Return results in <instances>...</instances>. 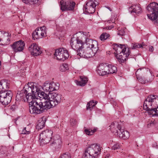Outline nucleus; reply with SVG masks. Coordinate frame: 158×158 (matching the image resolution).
<instances>
[{"label": "nucleus", "mask_w": 158, "mask_h": 158, "mask_svg": "<svg viewBox=\"0 0 158 158\" xmlns=\"http://www.w3.org/2000/svg\"><path fill=\"white\" fill-rule=\"evenodd\" d=\"M143 108L149 115L158 116V96L152 95L148 96L144 101Z\"/></svg>", "instance_id": "nucleus-1"}, {"label": "nucleus", "mask_w": 158, "mask_h": 158, "mask_svg": "<svg viewBox=\"0 0 158 158\" xmlns=\"http://www.w3.org/2000/svg\"><path fill=\"white\" fill-rule=\"evenodd\" d=\"M9 84L6 80L0 81V102L4 105H8L13 95L11 91L8 90Z\"/></svg>", "instance_id": "nucleus-2"}, {"label": "nucleus", "mask_w": 158, "mask_h": 158, "mask_svg": "<svg viewBox=\"0 0 158 158\" xmlns=\"http://www.w3.org/2000/svg\"><path fill=\"white\" fill-rule=\"evenodd\" d=\"M113 49L115 51V56L119 63H123L127 60L131 52L129 48L125 45L114 44Z\"/></svg>", "instance_id": "nucleus-3"}, {"label": "nucleus", "mask_w": 158, "mask_h": 158, "mask_svg": "<svg viewBox=\"0 0 158 158\" xmlns=\"http://www.w3.org/2000/svg\"><path fill=\"white\" fill-rule=\"evenodd\" d=\"M30 104L29 110L30 113L32 114H41L45 110L50 109L48 100L43 102L40 100H36L35 102H32Z\"/></svg>", "instance_id": "nucleus-4"}, {"label": "nucleus", "mask_w": 158, "mask_h": 158, "mask_svg": "<svg viewBox=\"0 0 158 158\" xmlns=\"http://www.w3.org/2000/svg\"><path fill=\"white\" fill-rule=\"evenodd\" d=\"M86 44L88 46L85 51V57L89 58L94 56L98 51V42L94 40L87 39L86 40Z\"/></svg>", "instance_id": "nucleus-5"}, {"label": "nucleus", "mask_w": 158, "mask_h": 158, "mask_svg": "<svg viewBox=\"0 0 158 158\" xmlns=\"http://www.w3.org/2000/svg\"><path fill=\"white\" fill-rule=\"evenodd\" d=\"M147 16L149 19L158 24V4L155 2L150 3L147 7Z\"/></svg>", "instance_id": "nucleus-6"}, {"label": "nucleus", "mask_w": 158, "mask_h": 158, "mask_svg": "<svg viewBox=\"0 0 158 158\" xmlns=\"http://www.w3.org/2000/svg\"><path fill=\"white\" fill-rule=\"evenodd\" d=\"M63 98L61 94L53 93L49 94V100L48 101L50 108L56 106L62 101Z\"/></svg>", "instance_id": "nucleus-7"}, {"label": "nucleus", "mask_w": 158, "mask_h": 158, "mask_svg": "<svg viewBox=\"0 0 158 158\" xmlns=\"http://www.w3.org/2000/svg\"><path fill=\"white\" fill-rule=\"evenodd\" d=\"M62 141L60 135H56L53 136L50 142V146L54 151H58L62 147Z\"/></svg>", "instance_id": "nucleus-8"}, {"label": "nucleus", "mask_w": 158, "mask_h": 158, "mask_svg": "<svg viewBox=\"0 0 158 158\" xmlns=\"http://www.w3.org/2000/svg\"><path fill=\"white\" fill-rule=\"evenodd\" d=\"M54 55L57 60L62 61H64L67 59L69 56L68 51L64 48L56 50Z\"/></svg>", "instance_id": "nucleus-9"}, {"label": "nucleus", "mask_w": 158, "mask_h": 158, "mask_svg": "<svg viewBox=\"0 0 158 158\" xmlns=\"http://www.w3.org/2000/svg\"><path fill=\"white\" fill-rule=\"evenodd\" d=\"M53 132L51 130H46L43 131L40 135L39 140L41 143L47 144L51 141L52 138Z\"/></svg>", "instance_id": "nucleus-10"}, {"label": "nucleus", "mask_w": 158, "mask_h": 158, "mask_svg": "<svg viewBox=\"0 0 158 158\" xmlns=\"http://www.w3.org/2000/svg\"><path fill=\"white\" fill-rule=\"evenodd\" d=\"M60 8L62 11L65 10L73 11L75 3L71 0H62L60 2Z\"/></svg>", "instance_id": "nucleus-11"}, {"label": "nucleus", "mask_w": 158, "mask_h": 158, "mask_svg": "<svg viewBox=\"0 0 158 158\" xmlns=\"http://www.w3.org/2000/svg\"><path fill=\"white\" fill-rule=\"evenodd\" d=\"M101 148L97 144H93L89 145L86 149L94 157H95L101 154Z\"/></svg>", "instance_id": "nucleus-12"}, {"label": "nucleus", "mask_w": 158, "mask_h": 158, "mask_svg": "<svg viewBox=\"0 0 158 158\" xmlns=\"http://www.w3.org/2000/svg\"><path fill=\"white\" fill-rule=\"evenodd\" d=\"M38 85H36V84L33 82H31L25 85L23 89V92L27 94L33 93L35 95L37 90Z\"/></svg>", "instance_id": "nucleus-13"}, {"label": "nucleus", "mask_w": 158, "mask_h": 158, "mask_svg": "<svg viewBox=\"0 0 158 158\" xmlns=\"http://www.w3.org/2000/svg\"><path fill=\"white\" fill-rule=\"evenodd\" d=\"M59 86V84L58 83H45L43 85L42 88L45 91L50 93L51 92L58 90Z\"/></svg>", "instance_id": "nucleus-14"}, {"label": "nucleus", "mask_w": 158, "mask_h": 158, "mask_svg": "<svg viewBox=\"0 0 158 158\" xmlns=\"http://www.w3.org/2000/svg\"><path fill=\"white\" fill-rule=\"evenodd\" d=\"M96 0H90L86 3L84 6L85 11L89 14H93L95 11V7L97 4L95 3Z\"/></svg>", "instance_id": "nucleus-15"}, {"label": "nucleus", "mask_w": 158, "mask_h": 158, "mask_svg": "<svg viewBox=\"0 0 158 158\" xmlns=\"http://www.w3.org/2000/svg\"><path fill=\"white\" fill-rule=\"evenodd\" d=\"M74 37L71 38V45L72 48L74 50L77 51L79 48H83L84 43L83 41L78 38L74 40Z\"/></svg>", "instance_id": "nucleus-16"}, {"label": "nucleus", "mask_w": 158, "mask_h": 158, "mask_svg": "<svg viewBox=\"0 0 158 158\" xmlns=\"http://www.w3.org/2000/svg\"><path fill=\"white\" fill-rule=\"evenodd\" d=\"M13 51L15 52H19L22 51L24 49L25 44L24 42L20 40L14 42L12 45H11Z\"/></svg>", "instance_id": "nucleus-17"}, {"label": "nucleus", "mask_w": 158, "mask_h": 158, "mask_svg": "<svg viewBox=\"0 0 158 158\" xmlns=\"http://www.w3.org/2000/svg\"><path fill=\"white\" fill-rule=\"evenodd\" d=\"M110 127V130L112 132L114 133L115 135H118L119 131L120 133L121 127L118 122H115L112 123Z\"/></svg>", "instance_id": "nucleus-18"}, {"label": "nucleus", "mask_w": 158, "mask_h": 158, "mask_svg": "<svg viewBox=\"0 0 158 158\" xmlns=\"http://www.w3.org/2000/svg\"><path fill=\"white\" fill-rule=\"evenodd\" d=\"M41 88V87L40 86L38 85L37 89V91H36V93H35V95L39 97L40 100L42 98L45 99V101L49 100V94L48 95L44 92L40 90Z\"/></svg>", "instance_id": "nucleus-19"}, {"label": "nucleus", "mask_w": 158, "mask_h": 158, "mask_svg": "<svg viewBox=\"0 0 158 158\" xmlns=\"http://www.w3.org/2000/svg\"><path fill=\"white\" fill-rule=\"evenodd\" d=\"M128 10L131 13L134 12L136 14H139L142 12L141 9L139 4L134 5L131 6L128 8Z\"/></svg>", "instance_id": "nucleus-20"}, {"label": "nucleus", "mask_w": 158, "mask_h": 158, "mask_svg": "<svg viewBox=\"0 0 158 158\" xmlns=\"http://www.w3.org/2000/svg\"><path fill=\"white\" fill-rule=\"evenodd\" d=\"M46 121V118L44 117L40 118L37 123L36 128L38 130L42 129L45 126Z\"/></svg>", "instance_id": "nucleus-21"}, {"label": "nucleus", "mask_w": 158, "mask_h": 158, "mask_svg": "<svg viewBox=\"0 0 158 158\" xmlns=\"http://www.w3.org/2000/svg\"><path fill=\"white\" fill-rule=\"evenodd\" d=\"M147 125L148 127L151 126H155L157 127L158 130V116H156L154 119L149 120V121L148 122Z\"/></svg>", "instance_id": "nucleus-22"}, {"label": "nucleus", "mask_w": 158, "mask_h": 158, "mask_svg": "<svg viewBox=\"0 0 158 158\" xmlns=\"http://www.w3.org/2000/svg\"><path fill=\"white\" fill-rule=\"evenodd\" d=\"M121 132H119L118 135H117L121 138L123 139H128L129 136L130 135L129 132L127 131H124L123 129H121Z\"/></svg>", "instance_id": "nucleus-23"}, {"label": "nucleus", "mask_w": 158, "mask_h": 158, "mask_svg": "<svg viewBox=\"0 0 158 158\" xmlns=\"http://www.w3.org/2000/svg\"><path fill=\"white\" fill-rule=\"evenodd\" d=\"M87 81L88 79L87 78L81 77L80 81H78L77 80H75V82L77 85L83 86L87 83Z\"/></svg>", "instance_id": "nucleus-24"}, {"label": "nucleus", "mask_w": 158, "mask_h": 158, "mask_svg": "<svg viewBox=\"0 0 158 158\" xmlns=\"http://www.w3.org/2000/svg\"><path fill=\"white\" fill-rule=\"evenodd\" d=\"M27 94L25 93L24 92H23V89L21 91H19L16 95V98L20 100L26 102V98Z\"/></svg>", "instance_id": "nucleus-25"}, {"label": "nucleus", "mask_w": 158, "mask_h": 158, "mask_svg": "<svg viewBox=\"0 0 158 158\" xmlns=\"http://www.w3.org/2000/svg\"><path fill=\"white\" fill-rule=\"evenodd\" d=\"M37 96H36L33 93L27 94L26 96V102L29 103V106H31L30 103L32 102H35L36 100H35V98H36Z\"/></svg>", "instance_id": "nucleus-26"}, {"label": "nucleus", "mask_w": 158, "mask_h": 158, "mask_svg": "<svg viewBox=\"0 0 158 158\" xmlns=\"http://www.w3.org/2000/svg\"><path fill=\"white\" fill-rule=\"evenodd\" d=\"M46 27L45 26H43L40 27V28H37L36 29V31H37L39 36L40 38L42 37L46 36V31L45 30Z\"/></svg>", "instance_id": "nucleus-27"}, {"label": "nucleus", "mask_w": 158, "mask_h": 158, "mask_svg": "<svg viewBox=\"0 0 158 158\" xmlns=\"http://www.w3.org/2000/svg\"><path fill=\"white\" fill-rule=\"evenodd\" d=\"M108 67L107 71L108 74L115 73L117 72V68L115 66L108 64Z\"/></svg>", "instance_id": "nucleus-28"}, {"label": "nucleus", "mask_w": 158, "mask_h": 158, "mask_svg": "<svg viewBox=\"0 0 158 158\" xmlns=\"http://www.w3.org/2000/svg\"><path fill=\"white\" fill-rule=\"evenodd\" d=\"M8 156L5 147H0V157H4Z\"/></svg>", "instance_id": "nucleus-29"}, {"label": "nucleus", "mask_w": 158, "mask_h": 158, "mask_svg": "<svg viewBox=\"0 0 158 158\" xmlns=\"http://www.w3.org/2000/svg\"><path fill=\"white\" fill-rule=\"evenodd\" d=\"M146 45L143 43L142 44L138 43L132 44H131V48L132 49H135L139 48H144Z\"/></svg>", "instance_id": "nucleus-30"}, {"label": "nucleus", "mask_w": 158, "mask_h": 158, "mask_svg": "<svg viewBox=\"0 0 158 158\" xmlns=\"http://www.w3.org/2000/svg\"><path fill=\"white\" fill-rule=\"evenodd\" d=\"M97 102H96L95 103H94L93 101H91L88 102L86 106V109L87 110H91L93 109V107H94L96 105Z\"/></svg>", "instance_id": "nucleus-31"}, {"label": "nucleus", "mask_w": 158, "mask_h": 158, "mask_svg": "<svg viewBox=\"0 0 158 158\" xmlns=\"http://www.w3.org/2000/svg\"><path fill=\"white\" fill-rule=\"evenodd\" d=\"M108 64L107 63L101 64L98 66L97 69L100 70H105L107 71V69L108 68Z\"/></svg>", "instance_id": "nucleus-32"}, {"label": "nucleus", "mask_w": 158, "mask_h": 158, "mask_svg": "<svg viewBox=\"0 0 158 158\" xmlns=\"http://www.w3.org/2000/svg\"><path fill=\"white\" fill-rule=\"evenodd\" d=\"M83 48H79L76 51L77 55H79L81 57L84 58L85 57V50L83 49Z\"/></svg>", "instance_id": "nucleus-33"}, {"label": "nucleus", "mask_w": 158, "mask_h": 158, "mask_svg": "<svg viewBox=\"0 0 158 158\" xmlns=\"http://www.w3.org/2000/svg\"><path fill=\"white\" fill-rule=\"evenodd\" d=\"M110 35L106 33H103L100 35V38L102 41H104L108 39H109Z\"/></svg>", "instance_id": "nucleus-34"}, {"label": "nucleus", "mask_w": 158, "mask_h": 158, "mask_svg": "<svg viewBox=\"0 0 158 158\" xmlns=\"http://www.w3.org/2000/svg\"><path fill=\"white\" fill-rule=\"evenodd\" d=\"M42 53L41 51L40 50V48L39 47L37 48V49H35L33 51L31 54L33 56H37L40 55Z\"/></svg>", "instance_id": "nucleus-35"}, {"label": "nucleus", "mask_w": 158, "mask_h": 158, "mask_svg": "<svg viewBox=\"0 0 158 158\" xmlns=\"http://www.w3.org/2000/svg\"><path fill=\"white\" fill-rule=\"evenodd\" d=\"M39 46L35 43H33L28 48L30 52L31 53L33 51H34L35 49H37Z\"/></svg>", "instance_id": "nucleus-36"}, {"label": "nucleus", "mask_w": 158, "mask_h": 158, "mask_svg": "<svg viewBox=\"0 0 158 158\" xmlns=\"http://www.w3.org/2000/svg\"><path fill=\"white\" fill-rule=\"evenodd\" d=\"M126 29V27H124L121 29H120L119 27L118 28V31L117 35L121 36L125 35Z\"/></svg>", "instance_id": "nucleus-37"}, {"label": "nucleus", "mask_w": 158, "mask_h": 158, "mask_svg": "<svg viewBox=\"0 0 158 158\" xmlns=\"http://www.w3.org/2000/svg\"><path fill=\"white\" fill-rule=\"evenodd\" d=\"M23 2L26 4H34L37 3L39 0H22Z\"/></svg>", "instance_id": "nucleus-38"}, {"label": "nucleus", "mask_w": 158, "mask_h": 158, "mask_svg": "<svg viewBox=\"0 0 158 158\" xmlns=\"http://www.w3.org/2000/svg\"><path fill=\"white\" fill-rule=\"evenodd\" d=\"M69 69L68 65L66 64H63L60 67V70L62 72L65 71Z\"/></svg>", "instance_id": "nucleus-39"}, {"label": "nucleus", "mask_w": 158, "mask_h": 158, "mask_svg": "<svg viewBox=\"0 0 158 158\" xmlns=\"http://www.w3.org/2000/svg\"><path fill=\"white\" fill-rule=\"evenodd\" d=\"M93 157L85 150L82 156V158H92Z\"/></svg>", "instance_id": "nucleus-40"}, {"label": "nucleus", "mask_w": 158, "mask_h": 158, "mask_svg": "<svg viewBox=\"0 0 158 158\" xmlns=\"http://www.w3.org/2000/svg\"><path fill=\"white\" fill-rule=\"evenodd\" d=\"M32 36L33 39L34 40L38 39L40 38V36H39L38 32L36 30L33 32Z\"/></svg>", "instance_id": "nucleus-41"}, {"label": "nucleus", "mask_w": 158, "mask_h": 158, "mask_svg": "<svg viewBox=\"0 0 158 158\" xmlns=\"http://www.w3.org/2000/svg\"><path fill=\"white\" fill-rule=\"evenodd\" d=\"M137 78L139 82L142 84H144L147 82H149V81H148V80L145 79L144 77H137Z\"/></svg>", "instance_id": "nucleus-42"}, {"label": "nucleus", "mask_w": 158, "mask_h": 158, "mask_svg": "<svg viewBox=\"0 0 158 158\" xmlns=\"http://www.w3.org/2000/svg\"><path fill=\"white\" fill-rule=\"evenodd\" d=\"M97 72L100 76H104L108 74L107 71L104 70H100L97 69Z\"/></svg>", "instance_id": "nucleus-43"}, {"label": "nucleus", "mask_w": 158, "mask_h": 158, "mask_svg": "<svg viewBox=\"0 0 158 158\" xmlns=\"http://www.w3.org/2000/svg\"><path fill=\"white\" fill-rule=\"evenodd\" d=\"M84 131L86 135H89L93 134L96 131V130L95 129L91 130L90 129H85Z\"/></svg>", "instance_id": "nucleus-44"}, {"label": "nucleus", "mask_w": 158, "mask_h": 158, "mask_svg": "<svg viewBox=\"0 0 158 158\" xmlns=\"http://www.w3.org/2000/svg\"><path fill=\"white\" fill-rule=\"evenodd\" d=\"M59 158H71L70 153L66 152L61 155Z\"/></svg>", "instance_id": "nucleus-45"}, {"label": "nucleus", "mask_w": 158, "mask_h": 158, "mask_svg": "<svg viewBox=\"0 0 158 158\" xmlns=\"http://www.w3.org/2000/svg\"><path fill=\"white\" fill-rule=\"evenodd\" d=\"M120 148V146L119 143H115L112 147V149L114 150H116Z\"/></svg>", "instance_id": "nucleus-46"}, {"label": "nucleus", "mask_w": 158, "mask_h": 158, "mask_svg": "<svg viewBox=\"0 0 158 158\" xmlns=\"http://www.w3.org/2000/svg\"><path fill=\"white\" fill-rule=\"evenodd\" d=\"M77 122L76 120L71 119L70 120V125L71 126H73L77 124Z\"/></svg>", "instance_id": "nucleus-47"}, {"label": "nucleus", "mask_w": 158, "mask_h": 158, "mask_svg": "<svg viewBox=\"0 0 158 158\" xmlns=\"http://www.w3.org/2000/svg\"><path fill=\"white\" fill-rule=\"evenodd\" d=\"M110 154L107 152H105L102 158H110Z\"/></svg>", "instance_id": "nucleus-48"}, {"label": "nucleus", "mask_w": 158, "mask_h": 158, "mask_svg": "<svg viewBox=\"0 0 158 158\" xmlns=\"http://www.w3.org/2000/svg\"><path fill=\"white\" fill-rule=\"evenodd\" d=\"M26 128L24 127L22 131V133L25 134H28L30 133V131H27L26 130Z\"/></svg>", "instance_id": "nucleus-49"}, {"label": "nucleus", "mask_w": 158, "mask_h": 158, "mask_svg": "<svg viewBox=\"0 0 158 158\" xmlns=\"http://www.w3.org/2000/svg\"><path fill=\"white\" fill-rule=\"evenodd\" d=\"M114 26L113 25H112L111 26H107L106 27V29L107 30H110L111 29L114 28Z\"/></svg>", "instance_id": "nucleus-50"}, {"label": "nucleus", "mask_w": 158, "mask_h": 158, "mask_svg": "<svg viewBox=\"0 0 158 158\" xmlns=\"http://www.w3.org/2000/svg\"><path fill=\"white\" fill-rule=\"evenodd\" d=\"M17 106L15 105H13L11 106L10 109L13 111L15 110Z\"/></svg>", "instance_id": "nucleus-51"}, {"label": "nucleus", "mask_w": 158, "mask_h": 158, "mask_svg": "<svg viewBox=\"0 0 158 158\" xmlns=\"http://www.w3.org/2000/svg\"><path fill=\"white\" fill-rule=\"evenodd\" d=\"M152 147L156 148H158V146L157 145V143H154L152 144Z\"/></svg>", "instance_id": "nucleus-52"}, {"label": "nucleus", "mask_w": 158, "mask_h": 158, "mask_svg": "<svg viewBox=\"0 0 158 158\" xmlns=\"http://www.w3.org/2000/svg\"><path fill=\"white\" fill-rule=\"evenodd\" d=\"M154 50V48L152 46H150L149 48V51L150 52H152Z\"/></svg>", "instance_id": "nucleus-53"}, {"label": "nucleus", "mask_w": 158, "mask_h": 158, "mask_svg": "<svg viewBox=\"0 0 158 158\" xmlns=\"http://www.w3.org/2000/svg\"><path fill=\"white\" fill-rule=\"evenodd\" d=\"M143 71H144L145 70H146L147 71H148L149 70L148 69H146L144 68H143L142 69Z\"/></svg>", "instance_id": "nucleus-54"}, {"label": "nucleus", "mask_w": 158, "mask_h": 158, "mask_svg": "<svg viewBox=\"0 0 158 158\" xmlns=\"http://www.w3.org/2000/svg\"><path fill=\"white\" fill-rule=\"evenodd\" d=\"M107 8H108L109 10L110 11H111V10L110 8L108 7V6H106Z\"/></svg>", "instance_id": "nucleus-55"}, {"label": "nucleus", "mask_w": 158, "mask_h": 158, "mask_svg": "<svg viewBox=\"0 0 158 158\" xmlns=\"http://www.w3.org/2000/svg\"><path fill=\"white\" fill-rule=\"evenodd\" d=\"M141 69H138L137 71L136 72V73L137 72H139V71H141Z\"/></svg>", "instance_id": "nucleus-56"}, {"label": "nucleus", "mask_w": 158, "mask_h": 158, "mask_svg": "<svg viewBox=\"0 0 158 158\" xmlns=\"http://www.w3.org/2000/svg\"><path fill=\"white\" fill-rule=\"evenodd\" d=\"M22 158H26L25 157H23Z\"/></svg>", "instance_id": "nucleus-57"}, {"label": "nucleus", "mask_w": 158, "mask_h": 158, "mask_svg": "<svg viewBox=\"0 0 158 158\" xmlns=\"http://www.w3.org/2000/svg\"><path fill=\"white\" fill-rule=\"evenodd\" d=\"M157 77H158V75H157Z\"/></svg>", "instance_id": "nucleus-58"}, {"label": "nucleus", "mask_w": 158, "mask_h": 158, "mask_svg": "<svg viewBox=\"0 0 158 158\" xmlns=\"http://www.w3.org/2000/svg\"><path fill=\"white\" fill-rule=\"evenodd\" d=\"M15 122L16 121V119H15Z\"/></svg>", "instance_id": "nucleus-59"}]
</instances>
